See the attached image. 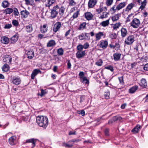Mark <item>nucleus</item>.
I'll return each mask as SVG.
<instances>
[{
    "instance_id": "nucleus-8",
    "label": "nucleus",
    "mask_w": 148,
    "mask_h": 148,
    "mask_svg": "<svg viewBox=\"0 0 148 148\" xmlns=\"http://www.w3.org/2000/svg\"><path fill=\"white\" fill-rule=\"evenodd\" d=\"M85 54V51H77L76 53V56L77 58H79L84 57Z\"/></svg>"
},
{
    "instance_id": "nucleus-10",
    "label": "nucleus",
    "mask_w": 148,
    "mask_h": 148,
    "mask_svg": "<svg viewBox=\"0 0 148 148\" xmlns=\"http://www.w3.org/2000/svg\"><path fill=\"white\" fill-rule=\"evenodd\" d=\"M9 143L11 145H14L16 142V137L15 136H13L9 139Z\"/></svg>"
},
{
    "instance_id": "nucleus-45",
    "label": "nucleus",
    "mask_w": 148,
    "mask_h": 148,
    "mask_svg": "<svg viewBox=\"0 0 148 148\" xmlns=\"http://www.w3.org/2000/svg\"><path fill=\"white\" fill-rule=\"evenodd\" d=\"M46 90H44L42 89L41 90V93L40 94L38 93V95H40L41 97H42L47 92Z\"/></svg>"
},
{
    "instance_id": "nucleus-12",
    "label": "nucleus",
    "mask_w": 148,
    "mask_h": 148,
    "mask_svg": "<svg viewBox=\"0 0 148 148\" xmlns=\"http://www.w3.org/2000/svg\"><path fill=\"white\" fill-rule=\"evenodd\" d=\"M18 34L16 33L12 36L10 38V40L12 43H13L16 42L18 40Z\"/></svg>"
},
{
    "instance_id": "nucleus-6",
    "label": "nucleus",
    "mask_w": 148,
    "mask_h": 148,
    "mask_svg": "<svg viewBox=\"0 0 148 148\" xmlns=\"http://www.w3.org/2000/svg\"><path fill=\"white\" fill-rule=\"evenodd\" d=\"M89 34L86 33H83L78 36V38L80 40L88 39L89 37Z\"/></svg>"
},
{
    "instance_id": "nucleus-58",
    "label": "nucleus",
    "mask_w": 148,
    "mask_h": 148,
    "mask_svg": "<svg viewBox=\"0 0 148 148\" xmlns=\"http://www.w3.org/2000/svg\"><path fill=\"white\" fill-rule=\"evenodd\" d=\"M132 14L128 15V16L127 17V19L126 21V22H129L131 20V18H130V17L132 16Z\"/></svg>"
},
{
    "instance_id": "nucleus-61",
    "label": "nucleus",
    "mask_w": 148,
    "mask_h": 148,
    "mask_svg": "<svg viewBox=\"0 0 148 148\" xmlns=\"http://www.w3.org/2000/svg\"><path fill=\"white\" fill-rule=\"evenodd\" d=\"M78 113L81 114L82 116H84L85 115V111L84 110H82L80 111H78Z\"/></svg>"
},
{
    "instance_id": "nucleus-60",
    "label": "nucleus",
    "mask_w": 148,
    "mask_h": 148,
    "mask_svg": "<svg viewBox=\"0 0 148 148\" xmlns=\"http://www.w3.org/2000/svg\"><path fill=\"white\" fill-rule=\"evenodd\" d=\"M143 69L145 71H148V63L144 65Z\"/></svg>"
},
{
    "instance_id": "nucleus-41",
    "label": "nucleus",
    "mask_w": 148,
    "mask_h": 148,
    "mask_svg": "<svg viewBox=\"0 0 148 148\" xmlns=\"http://www.w3.org/2000/svg\"><path fill=\"white\" fill-rule=\"evenodd\" d=\"M57 52L59 55L62 56L63 54L64 51L62 48H60L57 50Z\"/></svg>"
},
{
    "instance_id": "nucleus-7",
    "label": "nucleus",
    "mask_w": 148,
    "mask_h": 148,
    "mask_svg": "<svg viewBox=\"0 0 148 148\" xmlns=\"http://www.w3.org/2000/svg\"><path fill=\"white\" fill-rule=\"evenodd\" d=\"M108 45V42L107 40H102L100 41L99 46L102 49L106 48Z\"/></svg>"
},
{
    "instance_id": "nucleus-16",
    "label": "nucleus",
    "mask_w": 148,
    "mask_h": 148,
    "mask_svg": "<svg viewBox=\"0 0 148 148\" xmlns=\"http://www.w3.org/2000/svg\"><path fill=\"white\" fill-rule=\"evenodd\" d=\"M9 41V40L8 38L5 36L2 37L1 40V42L2 43L5 44H8Z\"/></svg>"
},
{
    "instance_id": "nucleus-52",
    "label": "nucleus",
    "mask_w": 148,
    "mask_h": 148,
    "mask_svg": "<svg viewBox=\"0 0 148 148\" xmlns=\"http://www.w3.org/2000/svg\"><path fill=\"white\" fill-rule=\"evenodd\" d=\"M83 46V48L86 49L88 48L89 46V45L88 42H86L84 44Z\"/></svg>"
},
{
    "instance_id": "nucleus-42",
    "label": "nucleus",
    "mask_w": 148,
    "mask_h": 148,
    "mask_svg": "<svg viewBox=\"0 0 148 148\" xmlns=\"http://www.w3.org/2000/svg\"><path fill=\"white\" fill-rule=\"evenodd\" d=\"M2 6L4 8L8 7L9 6L8 1H3L2 3Z\"/></svg>"
},
{
    "instance_id": "nucleus-56",
    "label": "nucleus",
    "mask_w": 148,
    "mask_h": 148,
    "mask_svg": "<svg viewBox=\"0 0 148 148\" xmlns=\"http://www.w3.org/2000/svg\"><path fill=\"white\" fill-rule=\"evenodd\" d=\"M118 79L120 83L121 84H123V76L118 77Z\"/></svg>"
},
{
    "instance_id": "nucleus-62",
    "label": "nucleus",
    "mask_w": 148,
    "mask_h": 148,
    "mask_svg": "<svg viewBox=\"0 0 148 148\" xmlns=\"http://www.w3.org/2000/svg\"><path fill=\"white\" fill-rule=\"evenodd\" d=\"M12 26V25L11 24H7L5 25L4 28L5 29H9L11 28Z\"/></svg>"
},
{
    "instance_id": "nucleus-31",
    "label": "nucleus",
    "mask_w": 148,
    "mask_h": 148,
    "mask_svg": "<svg viewBox=\"0 0 148 148\" xmlns=\"http://www.w3.org/2000/svg\"><path fill=\"white\" fill-rule=\"evenodd\" d=\"M134 4L131 3L129 4L126 8L125 11H129L134 6Z\"/></svg>"
},
{
    "instance_id": "nucleus-53",
    "label": "nucleus",
    "mask_w": 148,
    "mask_h": 148,
    "mask_svg": "<svg viewBox=\"0 0 148 148\" xmlns=\"http://www.w3.org/2000/svg\"><path fill=\"white\" fill-rule=\"evenodd\" d=\"M14 14L15 16H18L19 12L17 8H14Z\"/></svg>"
},
{
    "instance_id": "nucleus-1",
    "label": "nucleus",
    "mask_w": 148,
    "mask_h": 148,
    "mask_svg": "<svg viewBox=\"0 0 148 148\" xmlns=\"http://www.w3.org/2000/svg\"><path fill=\"white\" fill-rule=\"evenodd\" d=\"M36 123L40 127L45 129L48 124V120L46 116H38L36 117Z\"/></svg>"
},
{
    "instance_id": "nucleus-35",
    "label": "nucleus",
    "mask_w": 148,
    "mask_h": 148,
    "mask_svg": "<svg viewBox=\"0 0 148 148\" xmlns=\"http://www.w3.org/2000/svg\"><path fill=\"white\" fill-rule=\"evenodd\" d=\"M26 30L28 32H31L32 31V27L31 25L29 24L26 27Z\"/></svg>"
},
{
    "instance_id": "nucleus-22",
    "label": "nucleus",
    "mask_w": 148,
    "mask_h": 148,
    "mask_svg": "<svg viewBox=\"0 0 148 148\" xmlns=\"http://www.w3.org/2000/svg\"><path fill=\"white\" fill-rule=\"evenodd\" d=\"M55 41L53 40H49L47 43V46L48 47H52L56 44Z\"/></svg>"
},
{
    "instance_id": "nucleus-49",
    "label": "nucleus",
    "mask_w": 148,
    "mask_h": 148,
    "mask_svg": "<svg viewBox=\"0 0 148 148\" xmlns=\"http://www.w3.org/2000/svg\"><path fill=\"white\" fill-rule=\"evenodd\" d=\"M105 68L106 69L109 70L112 72L114 71L113 67L111 65H109L108 66L105 67Z\"/></svg>"
},
{
    "instance_id": "nucleus-14",
    "label": "nucleus",
    "mask_w": 148,
    "mask_h": 148,
    "mask_svg": "<svg viewBox=\"0 0 148 148\" xmlns=\"http://www.w3.org/2000/svg\"><path fill=\"white\" fill-rule=\"evenodd\" d=\"M140 85L143 88H145L147 86V83L146 79L142 78L141 80V82L140 84Z\"/></svg>"
},
{
    "instance_id": "nucleus-27",
    "label": "nucleus",
    "mask_w": 148,
    "mask_h": 148,
    "mask_svg": "<svg viewBox=\"0 0 148 148\" xmlns=\"http://www.w3.org/2000/svg\"><path fill=\"white\" fill-rule=\"evenodd\" d=\"M121 36L123 38L125 37L127 34V31L126 29L122 28L121 30Z\"/></svg>"
},
{
    "instance_id": "nucleus-15",
    "label": "nucleus",
    "mask_w": 148,
    "mask_h": 148,
    "mask_svg": "<svg viewBox=\"0 0 148 148\" xmlns=\"http://www.w3.org/2000/svg\"><path fill=\"white\" fill-rule=\"evenodd\" d=\"M85 16L88 20H90L92 19L93 16L90 12H88L85 13Z\"/></svg>"
},
{
    "instance_id": "nucleus-19",
    "label": "nucleus",
    "mask_w": 148,
    "mask_h": 148,
    "mask_svg": "<svg viewBox=\"0 0 148 148\" xmlns=\"http://www.w3.org/2000/svg\"><path fill=\"white\" fill-rule=\"evenodd\" d=\"M73 144L72 143H69V141L67 143H64L62 144V146H63L68 148H71L73 147Z\"/></svg>"
},
{
    "instance_id": "nucleus-18",
    "label": "nucleus",
    "mask_w": 148,
    "mask_h": 148,
    "mask_svg": "<svg viewBox=\"0 0 148 148\" xmlns=\"http://www.w3.org/2000/svg\"><path fill=\"white\" fill-rule=\"evenodd\" d=\"M29 14V12L26 10H22L21 12V14L25 18L27 17Z\"/></svg>"
},
{
    "instance_id": "nucleus-17",
    "label": "nucleus",
    "mask_w": 148,
    "mask_h": 148,
    "mask_svg": "<svg viewBox=\"0 0 148 148\" xmlns=\"http://www.w3.org/2000/svg\"><path fill=\"white\" fill-rule=\"evenodd\" d=\"M37 139L34 138H31L27 140L26 141V143H32L33 146L32 148H33L35 146V143L36 142Z\"/></svg>"
},
{
    "instance_id": "nucleus-32",
    "label": "nucleus",
    "mask_w": 148,
    "mask_h": 148,
    "mask_svg": "<svg viewBox=\"0 0 148 148\" xmlns=\"http://www.w3.org/2000/svg\"><path fill=\"white\" fill-rule=\"evenodd\" d=\"M109 19L106 21H103L100 23V25L103 27H105L108 25L109 24Z\"/></svg>"
},
{
    "instance_id": "nucleus-37",
    "label": "nucleus",
    "mask_w": 148,
    "mask_h": 148,
    "mask_svg": "<svg viewBox=\"0 0 148 148\" xmlns=\"http://www.w3.org/2000/svg\"><path fill=\"white\" fill-rule=\"evenodd\" d=\"M147 3L146 0H144L143 2L141 3V5L139 8V9H140L141 10H143L145 7Z\"/></svg>"
},
{
    "instance_id": "nucleus-21",
    "label": "nucleus",
    "mask_w": 148,
    "mask_h": 148,
    "mask_svg": "<svg viewBox=\"0 0 148 148\" xmlns=\"http://www.w3.org/2000/svg\"><path fill=\"white\" fill-rule=\"evenodd\" d=\"M12 60V58L10 56L8 55H5V56L4 58L3 59V61L4 62H7L8 63H10Z\"/></svg>"
},
{
    "instance_id": "nucleus-64",
    "label": "nucleus",
    "mask_w": 148,
    "mask_h": 148,
    "mask_svg": "<svg viewBox=\"0 0 148 148\" xmlns=\"http://www.w3.org/2000/svg\"><path fill=\"white\" fill-rule=\"evenodd\" d=\"M79 75L80 79H81L84 77H83L84 75V73L83 72H80L79 73Z\"/></svg>"
},
{
    "instance_id": "nucleus-39",
    "label": "nucleus",
    "mask_w": 148,
    "mask_h": 148,
    "mask_svg": "<svg viewBox=\"0 0 148 148\" xmlns=\"http://www.w3.org/2000/svg\"><path fill=\"white\" fill-rule=\"evenodd\" d=\"M81 79V81L84 84H88L89 83V81L87 79L86 77H84Z\"/></svg>"
},
{
    "instance_id": "nucleus-47",
    "label": "nucleus",
    "mask_w": 148,
    "mask_h": 148,
    "mask_svg": "<svg viewBox=\"0 0 148 148\" xmlns=\"http://www.w3.org/2000/svg\"><path fill=\"white\" fill-rule=\"evenodd\" d=\"M103 63V61L102 60L99 59L97 62L95 64L98 66H101L102 65Z\"/></svg>"
},
{
    "instance_id": "nucleus-43",
    "label": "nucleus",
    "mask_w": 148,
    "mask_h": 148,
    "mask_svg": "<svg viewBox=\"0 0 148 148\" xmlns=\"http://www.w3.org/2000/svg\"><path fill=\"white\" fill-rule=\"evenodd\" d=\"M5 11L6 14H10L13 12V10L11 8H7L5 9Z\"/></svg>"
},
{
    "instance_id": "nucleus-33",
    "label": "nucleus",
    "mask_w": 148,
    "mask_h": 148,
    "mask_svg": "<svg viewBox=\"0 0 148 148\" xmlns=\"http://www.w3.org/2000/svg\"><path fill=\"white\" fill-rule=\"evenodd\" d=\"M103 35V32H99L96 34V40H99L101 38V36Z\"/></svg>"
},
{
    "instance_id": "nucleus-50",
    "label": "nucleus",
    "mask_w": 148,
    "mask_h": 148,
    "mask_svg": "<svg viewBox=\"0 0 148 148\" xmlns=\"http://www.w3.org/2000/svg\"><path fill=\"white\" fill-rule=\"evenodd\" d=\"M80 140H81L79 139H74L72 140L69 141V143H72L73 144L80 141Z\"/></svg>"
},
{
    "instance_id": "nucleus-55",
    "label": "nucleus",
    "mask_w": 148,
    "mask_h": 148,
    "mask_svg": "<svg viewBox=\"0 0 148 148\" xmlns=\"http://www.w3.org/2000/svg\"><path fill=\"white\" fill-rule=\"evenodd\" d=\"M69 5L71 6H74L75 5V3L73 0H69Z\"/></svg>"
},
{
    "instance_id": "nucleus-38",
    "label": "nucleus",
    "mask_w": 148,
    "mask_h": 148,
    "mask_svg": "<svg viewBox=\"0 0 148 148\" xmlns=\"http://www.w3.org/2000/svg\"><path fill=\"white\" fill-rule=\"evenodd\" d=\"M86 25V23L85 22H83L81 24L78 28V29L81 30L82 29H84Z\"/></svg>"
},
{
    "instance_id": "nucleus-40",
    "label": "nucleus",
    "mask_w": 148,
    "mask_h": 148,
    "mask_svg": "<svg viewBox=\"0 0 148 148\" xmlns=\"http://www.w3.org/2000/svg\"><path fill=\"white\" fill-rule=\"evenodd\" d=\"M64 10V8L63 7H61L60 8H59L58 12L59 14L61 16L63 15Z\"/></svg>"
},
{
    "instance_id": "nucleus-20",
    "label": "nucleus",
    "mask_w": 148,
    "mask_h": 148,
    "mask_svg": "<svg viewBox=\"0 0 148 148\" xmlns=\"http://www.w3.org/2000/svg\"><path fill=\"white\" fill-rule=\"evenodd\" d=\"M27 58L29 59H32L34 56V51L33 50L29 51L27 53Z\"/></svg>"
},
{
    "instance_id": "nucleus-24",
    "label": "nucleus",
    "mask_w": 148,
    "mask_h": 148,
    "mask_svg": "<svg viewBox=\"0 0 148 148\" xmlns=\"http://www.w3.org/2000/svg\"><path fill=\"white\" fill-rule=\"evenodd\" d=\"M141 126L139 125H137L132 130V132L136 134L138 132V130L140 128Z\"/></svg>"
},
{
    "instance_id": "nucleus-46",
    "label": "nucleus",
    "mask_w": 148,
    "mask_h": 148,
    "mask_svg": "<svg viewBox=\"0 0 148 148\" xmlns=\"http://www.w3.org/2000/svg\"><path fill=\"white\" fill-rule=\"evenodd\" d=\"M79 11H77V12L73 14L72 17H71V18H73V19H72V20H73L74 19L77 18L78 15L79 14Z\"/></svg>"
},
{
    "instance_id": "nucleus-63",
    "label": "nucleus",
    "mask_w": 148,
    "mask_h": 148,
    "mask_svg": "<svg viewBox=\"0 0 148 148\" xmlns=\"http://www.w3.org/2000/svg\"><path fill=\"white\" fill-rule=\"evenodd\" d=\"M117 10V7H116L115 8V5L112 8H111L110 10L111 11L113 10V13L115 12Z\"/></svg>"
},
{
    "instance_id": "nucleus-48",
    "label": "nucleus",
    "mask_w": 148,
    "mask_h": 148,
    "mask_svg": "<svg viewBox=\"0 0 148 148\" xmlns=\"http://www.w3.org/2000/svg\"><path fill=\"white\" fill-rule=\"evenodd\" d=\"M110 37L112 39H116L117 37V35L115 33H112L110 35Z\"/></svg>"
},
{
    "instance_id": "nucleus-11",
    "label": "nucleus",
    "mask_w": 148,
    "mask_h": 148,
    "mask_svg": "<svg viewBox=\"0 0 148 148\" xmlns=\"http://www.w3.org/2000/svg\"><path fill=\"white\" fill-rule=\"evenodd\" d=\"M41 71L39 69H35L33 70L31 75V78L32 79H34L35 77Z\"/></svg>"
},
{
    "instance_id": "nucleus-29",
    "label": "nucleus",
    "mask_w": 148,
    "mask_h": 148,
    "mask_svg": "<svg viewBox=\"0 0 148 148\" xmlns=\"http://www.w3.org/2000/svg\"><path fill=\"white\" fill-rule=\"evenodd\" d=\"M2 69L3 71L7 72L9 70L10 67L8 64H5L2 67Z\"/></svg>"
},
{
    "instance_id": "nucleus-4",
    "label": "nucleus",
    "mask_w": 148,
    "mask_h": 148,
    "mask_svg": "<svg viewBox=\"0 0 148 148\" xmlns=\"http://www.w3.org/2000/svg\"><path fill=\"white\" fill-rule=\"evenodd\" d=\"M135 41V38L133 35L129 36L125 39V43L127 45H131Z\"/></svg>"
},
{
    "instance_id": "nucleus-51",
    "label": "nucleus",
    "mask_w": 148,
    "mask_h": 148,
    "mask_svg": "<svg viewBox=\"0 0 148 148\" xmlns=\"http://www.w3.org/2000/svg\"><path fill=\"white\" fill-rule=\"evenodd\" d=\"M12 24L14 26L17 27L18 25V23L17 21L16 20H14L12 21Z\"/></svg>"
},
{
    "instance_id": "nucleus-5",
    "label": "nucleus",
    "mask_w": 148,
    "mask_h": 148,
    "mask_svg": "<svg viewBox=\"0 0 148 148\" xmlns=\"http://www.w3.org/2000/svg\"><path fill=\"white\" fill-rule=\"evenodd\" d=\"M61 26L60 22H56L54 25L53 27V31L55 33L56 32L60 29Z\"/></svg>"
},
{
    "instance_id": "nucleus-57",
    "label": "nucleus",
    "mask_w": 148,
    "mask_h": 148,
    "mask_svg": "<svg viewBox=\"0 0 148 148\" xmlns=\"http://www.w3.org/2000/svg\"><path fill=\"white\" fill-rule=\"evenodd\" d=\"M96 11L99 14L103 11V8L101 7H100L99 8L96 9Z\"/></svg>"
},
{
    "instance_id": "nucleus-26",
    "label": "nucleus",
    "mask_w": 148,
    "mask_h": 148,
    "mask_svg": "<svg viewBox=\"0 0 148 148\" xmlns=\"http://www.w3.org/2000/svg\"><path fill=\"white\" fill-rule=\"evenodd\" d=\"M126 5L125 3L124 2L120 3L117 6V10H119L124 8Z\"/></svg>"
},
{
    "instance_id": "nucleus-9",
    "label": "nucleus",
    "mask_w": 148,
    "mask_h": 148,
    "mask_svg": "<svg viewBox=\"0 0 148 148\" xmlns=\"http://www.w3.org/2000/svg\"><path fill=\"white\" fill-rule=\"evenodd\" d=\"M40 29L42 33H44L46 32L48 30L47 25L45 24L43 25V26H41L40 27Z\"/></svg>"
},
{
    "instance_id": "nucleus-2",
    "label": "nucleus",
    "mask_w": 148,
    "mask_h": 148,
    "mask_svg": "<svg viewBox=\"0 0 148 148\" xmlns=\"http://www.w3.org/2000/svg\"><path fill=\"white\" fill-rule=\"evenodd\" d=\"M130 24L134 28H137L140 26V22L139 19L134 18L130 23Z\"/></svg>"
},
{
    "instance_id": "nucleus-25",
    "label": "nucleus",
    "mask_w": 148,
    "mask_h": 148,
    "mask_svg": "<svg viewBox=\"0 0 148 148\" xmlns=\"http://www.w3.org/2000/svg\"><path fill=\"white\" fill-rule=\"evenodd\" d=\"M121 54L120 53H116L114 54L113 55L114 59L115 61L119 60L120 58Z\"/></svg>"
},
{
    "instance_id": "nucleus-30",
    "label": "nucleus",
    "mask_w": 148,
    "mask_h": 148,
    "mask_svg": "<svg viewBox=\"0 0 148 148\" xmlns=\"http://www.w3.org/2000/svg\"><path fill=\"white\" fill-rule=\"evenodd\" d=\"M138 86H133L129 90V92L131 93H134L137 89Z\"/></svg>"
},
{
    "instance_id": "nucleus-54",
    "label": "nucleus",
    "mask_w": 148,
    "mask_h": 148,
    "mask_svg": "<svg viewBox=\"0 0 148 148\" xmlns=\"http://www.w3.org/2000/svg\"><path fill=\"white\" fill-rule=\"evenodd\" d=\"M113 2V0H107L106 3L108 6L111 5Z\"/></svg>"
},
{
    "instance_id": "nucleus-23",
    "label": "nucleus",
    "mask_w": 148,
    "mask_h": 148,
    "mask_svg": "<svg viewBox=\"0 0 148 148\" xmlns=\"http://www.w3.org/2000/svg\"><path fill=\"white\" fill-rule=\"evenodd\" d=\"M21 80L19 78L17 77L13 78L12 82L15 84L18 85L21 83Z\"/></svg>"
},
{
    "instance_id": "nucleus-44",
    "label": "nucleus",
    "mask_w": 148,
    "mask_h": 148,
    "mask_svg": "<svg viewBox=\"0 0 148 148\" xmlns=\"http://www.w3.org/2000/svg\"><path fill=\"white\" fill-rule=\"evenodd\" d=\"M83 45L81 44H79L77 47V49L78 51H82V50L83 49Z\"/></svg>"
},
{
    "instance_id": "nucleus-34",
    "label": "nucleus",
    "mask_w": 148,
    "mask_h": 148,
    "mask_svg": "<svg viewBox=\"0 0 148 148\" xmlns=\"http://www.w3.org/2000/svg\"><path fill=\"white\" fill-rule=\"evenodd\" d=\"M120 16L121 14H116L114 16L112 17V19L113 21H116L119 19Z\"/></svg>"
},
{
    "instance_id": "nucleus-59",
    "label": "nucleus",
    "mask_w": 148,
    "mask_h": 148,
    "mask_svg": "<svg viewBox=\"0 0 148 148\" xmlns=\"http://www.w3.org/2000/svg\"><path fill=\"white\" fill-rule=\"evenodd\" d=\"M119 24H115L114 26H113V28L114 29L116 30L117 29L119 28Z\"/></svg>"
},
{
    "instance_id": "nucleus-28",
    "label": "nucleus",
    "mask_w": 148,
    "mask_h": 148,
    "mask_svg": "<svg viewBox=\"0 0 148 148\" xmlns=\"http://www.w3.org/2000/svg\"><path fill=\"white\" fill-rule=\"evenodd\" d=\"M55 0H47V3L45 4L46 7H49L54 3Z\"/></svg>"
},
{
    "instance_id": "nucleus-3",
    "label": "nucleus",
    "mask_w": 148,
    "mask_h": 148,
    "mask_svg": "<svg viewBox=\"0 0 148 148\" xmlns=\"http://www.w3.org/2000/svg\"><path fill=\"white\" fill-rule=\"evenodd\" d=\"M59 10V7L58 5L53 7L52 9L51 10V17L52 18H55L58 14Z\"/></svg>"
},
{
    "instance_id": "nucleus-13",
    "label": "nucleus",
    "mask_w": 148,
    "mask_h": 148,
    "mask_svg": "<svg viewBox=\"0 0 148 148\" xmlns=\"http://www.w3.org/2000/svg\"><path fill=\"white\" fill-rule=\"evenodd\" d=\"M96 0H89L88 2V6L89 8H92L96 4Z\"/></svg>"
},
{
    "instance_id": "nucleus-36",
    "label": "nucleus",
    "mask_w": 148,
    "mask_h": 148,
    "mask_svg": "<svg viewBox=\"0 0 148 148\" xmlns=\"http://www.w3.org/2000/svg\"><path fill=\"white\" fill-rule=\"evenodd\" d=\"M108 12H104L102 13V14L99 17V18L103 19L104 18H106L108 17Z\"/></svg>"
}]
</instances>
